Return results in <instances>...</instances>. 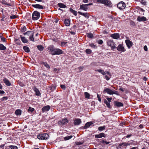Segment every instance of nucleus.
Returning <instances> with one entry per match:
<instances>
[{
  "instance_id": "8",
  "label": "nucleus",
  "mask_w": 149,
  "mask_h": 149,
  "mask_svg": "<svg viewBox=\"0 0 149 149\" xmlns=\"http://www.w3.org/2000/svg\"><path fill=\"white\" fill-rule=\"evenodd\" d=\"M68 123V120L66 118L63 119L59 120L58 122V125H63Z\"/></svg>"
},
{
  "instance_id": "17",
  "label": "nucleus",
  "mask_w": 149,
  "mask_h": 149,
  "mask_svg": "<svg viewBox=\"0 0 149 149\" xmlns=\"http://www.w3.org/2000/svg\"><path fill=\"white\" fill-rule=\"evenodd\" d=\"M114 105L117 106V107H123V104L120 102L115 101L114 102Z\"/></svg>"
},
{
  "instance_id": "23",
  "label": "nucleus",
  "mask_w": 149,
  "mask_h": 149,
  "mask_svg": "<svg viewBox=\"0 0 149 149\" xmlns=\"http://www.w3.org/2000/svg\"><path fill=\"white\" fill-rule=\"evenodd\" d=\"M80 9L86 11L88 10V8L85 4H82L80 5Z\"/></svg>"
},
{
  "instance_id": "41",
  "label": "nucleus",
  "mask_w": 149,
  "mask_h": 149,
  "mask_svg": "<svg viewBox=\"0 0 149 149\" xmlns=\"http://www.w3.org/2000/svg\"><path fill=\"white\" fill-rule=\"evenodd\" d=\"M26 31V28L25 26H24L21 29L20 31L22 32H24Z\"/></svg>"
},
{
  "instance_id": "43",
  "label": "nucleus",
  "mask_w": 149,
  "mask_h": 149,
  "mask_svg": "<svg viewBox=\"0 0 149 149\" xmlns=\"http://www.w3.org/2000/svg\"><path fill=\"white\" fill-rule=\"evenodd\" d=\"M87 37L90 38H92L93 37V34L91 33H88L87 34Z\"/></svg>"
},
{
  "instance_id": "53",
  "label": "nucleus",
  "mask_w": 149,
  "mask_h": 149,
  "mask_svg": "<svg viewBox=\"0 0 149 149\" xmlns=\"http://www.w3.org/2000/svg\"><path fill=\"white\" fill-rule=\"evenodd\" d=\"M15 41H16V43L18 45H19L20 44L21 42L20 40L18 39H15Z\"/></svg>"
},
{
  "instance_id": "33",
  "label": "nucleus",
  "mask_w": 149,
  "mask_h": 149,
  "mask_svg": "<svg viewBox=\"0 0 149 149\" xmlns=\"http://www.w3.org/2000/svg\"><path fill=\"white\" fill-rule=\"evenodd\" d=\"M104 102L106 104L107 107H108L109 108H111V105L110 104L109 102H108L106 99H104Z\"/></svg>"
},
{
  "instance_id": "13",
  "label": "nucleus",
  "mask_w": 149,
  "mask_h": 149,
  "mask_svg": "<svg viewBox=\"0 0 149 149\" xmlns=\"http://www.w3.org/2000/svg\"><path fill=\"white\" fill-rule=\"evenodd\" d=\"M55 49V48L53 45H50L48 47L47 50L49 52H50L52 54V53H54Z\"/></svg>"
},
{
  "instance_id": "50",
  "label": "nucleus",
  "mask_w": 149,
  "mask_h": 149,
  "mask_svg": "<svg viewBox=\"0 0 149 149\" xmlns=\"http://www.w3.org/2000/svg\"><path fill=\"white\" fill-rule=\"evenodd\" d=\"M97 42L99 44H102L103 42V41L102 40H99L97 41Z\"/></svg>"
},
{
  "instance_id": "36",
  "label": "nucleus",
  "mask_w": 149,
  "mask_h": 149,
  "mask_svg": "<svg viewBox=\"0 0 149 149\" xmlns=\"http://www.w3.org/2000/svg\"><path fill=\"white\" fill-rule=\"evenodd\" d=\"M37 47L38 49L40 51H42L43 49L44 48L41 45H38L37 46Z\"/></svg>"
},
{
  "instance_id": "4",
  "label": "nucleus",
  "mask_w": 149,
  "mask_h": 149,
  "mask_svg": "<svg viewBox=\"0 0 149 149\" xmlns=\"http://www.w3.org/2000/svg\"><path fill=\"white\" fill-rule=\"evenodd\" d=\"M49 137V135L46 133L40 134L37 136L38 138L39 139L44 140L47 139Z\"/></svg>"
},
{
  "instance_id": "63",
  "label": "nucleus",
  "mask_w": 149,
  "mask_h": 149,
  "mask_svg": "<svg viewBox=\"0 0 149 149\" xmlns=\"http://www.w3.org/2000/svg\"><path fill=\"white\" fill-rule=\"evenodd\" d=\"M93 4L92 3H88V4H85V5L87 7L88 6H91V5H92Z\"/></svg>"
},
{
  "instance_id": "46",
  "label": "nucleus",
  "mask_w": 149,
  "mask_h": 149,
  "mask_svg": "<svg viewBox=\"0 0 149 149\" xmlns=\"http://www.w3.org/2000/svg\"><path fill=\"white\" fill-rule=\"evenodd\" d=\"M91 50L90 49H88L86 50V52L87 54H90L91 53Z\"/></svg>"
},
{
  "instance_id": "38",
  "label": "nucleus",
  "mask_w": 149,
  "mask_h": 149,
  "mask_svg": "<svg viewBox=\"0 0 149 149\" xmlns=\"http://www.w3.org/2000/svg\"><path fill=\"white\" fill-rule=\"evenodd\" d=\"M42 64L44 65L45 67L49 69L50 68L49 65L46 62H43Z\"/></svg>"
},
{
  "instance_id": "45",
  "label": "nucleus",
  "mask_w": 149,
  "mask_h": 149,
  "mask_svg": "<svg viewBox=\"0 0 149 149\" xmlns=\"http://www.w3.org/2000/svg\"><path fill=\"white\" fill-rule=\"evenodd\" d=\"M84 95L85 96V97L87 98H90V94L87 92H85L84 93Z\"/></svg>"
},
{
  "instance_id": "25",
  "label": "nucleus",
  "mask_w": 149,
  "mask_h": 149,
  "mask_svg": "<svg viewBox=\"0 0 149 149\" xmlns=\"http://www.w3.org/2000/svg\"><path fill=\"white\" fill-rule=\"evenodd\" d=\"M70 20L68 19H65L64 21L65 24L67 26H69L70 25Z\"/></svg>"
},
{
  "instance_id": "47",
  "label": "nucleus",
  "mask_w": 149,
  "mask_h": 149,
  "mask_svg": "<svg viewBox=\"0 0 149 149\" xmlns=\"http://www.w3.org/2000/svg\"><path fill=\"white\" fill-rule=\"evenodd\" d=\"M34 110V109L33 108H32L31 107H29V108L28 109V111H30L32 112Z\"/></svg>"
},
{
  "instance_id": "3",
  "label": "nucleus",
  "mask_w": 149,
  "mask_h": 149,
  "mask_svg": "<svg viewBox=\"0 0 149 149\" xmlns=\"http://www.w3.org/2000/svg\"><path fill=\"white\" fill-rule=\"evenodd\" d=\"M40 16V13L37 11H34L32 14V19L34 20H37L39 18Z\"/></svg>"
},
{
  "instance_id": "39",
  "label": "nucleus",
  "mask_w": 149,
  "mask_h": 149,
  "mask_svg": "<svg viewBox=\"0 0 149 149\" xmlns=\"http://www.w3.org/2000/svg\"><path fill=\"white\" fill-rule=\"evenodd\" d=\"M89 46L92 48L94 49H96L97 47V46L93 43L89 44Z\"/></svg>"
},
{
  "instance_id": "32",
  "label": "nucleus",
  "mask_w": 149,
  "mask_h": 149,
  "mask_svg": "<svg viewBox=\"0 0 149 149\" xmlns=\"http://www.w3.org/2000/svg\"><path fill=\"white\" fill-rule=\"evenodd\" d=\"M23 49L26 52H30L29 49L28 47L24 46L23 47Z\"/></svg>"
},
{
  "instance_id": "12",
  "label": "nucleus",
  "mask_w": 149,
  "mask_h": 149,
  "mask_svg": "<svg viewBox=\"0 0 149 149\" xmlns=\"http://www.w3.org/2000/svg\"><path fill=\"white\" fill-rule=\"evenodd\" d=\"M147 18L144 16L140 17L139 16L137 19V21L139 22H144L147 20Z\"/></svg>"
},
{
  "instance_id": "14",
  "label": "nucleus",
  "mask_w": 149,
  "mask_h": 149,
  "mask_svg": "<svg viewBox=\"0 0 149 149\" xmlns=\"http://www.w3.org/2000/svg\"><path fill=\"white\" fill-rule=\"evenodd\" d=\"M78 13L80 15L84 16L86 18H89L90 15H89V14L88 13H84L80 11H79L78 12Z\"/></svg>"
},
{
  "instance_id": "40",
  "label": "nucleus",
  "mask_w": 149,
  "mask_h": 149,
  "mask_svg": "<svg viewBox=\"0 0 149 149\" xmlns=\"http://www.w3.org/2000/svg\"><path fill=\"white\" fill-rule=\"evenodd\" d=\"M9 147L11 149H18V147L15 146L10 145Z\"/></svg>"
},
{
  "instance_id": "37",
  "label": "nucleus",
  "mask_w": 149,
  "mask_h": 149,
  "mask_svg": "<svg viewBox=\"0 0 149 149\" xmlns=\"http://www.w3.org/2000/svg\"><path fill=\"white\" fill-rule=\"evenodd\" d=\"M2 3L3 4H5L7 6H11V5L10 3H7L6 1L4 0H3L2 1Z\"/></svg>"
},
{
  "instance_id": "54",
  "label": "nucleus",
  "mask_w": 149,
  "mask_h": 149,
  "mask_svg": "<svg viewBox=\"0 0 149 149\" xmlns=\"http://www.w3.org/2000/svg\"><path fill=\"white\" fill-rule=\"evenodd\" d=\"M110 142H107L106 141H105L104 140H102V143H103V144H104V143H105L107 145L110 143Z\"/></svg>"
},
{
  "instance_id": "57",
  "label": "nucleus",
  "mask_w": 149,
  "mask_h": 149,
  "mask_svg": "<svg viewBox=\"0 0 149 149\" xmlns=\"http://www.w3.org/2000/svg\"><path fill=\"white\" fill-rule=\"evenodd\" d=\"M52 40L53 41L55 42H57L58 40V39L57 38H53L52 39Z\"/></svg>"
},
{
  "instance_id": "9",
  "label": "nucleus",
  "mask_w": 149,
  "mask_h": 149,
  "mask_svg": "<svg viewBox=\"0 0 149 149\" xmlns=\"http://www.w3.org/2000/svg\"><path fill=\"white\" fill-rule=\"evenodd\" d=\"M115 49H117L118 51L121 52H124L125 51L123 45L121 44H119L117 47H116Z\"/></svg>"
},
{
  "instance_id": "26",
  "label": "nucleus",
  "mask_w": 149,
  "mask_h": 149,
  "mask_svg": "<svg viewBox=\"0 0 149 149\" xmlns=\"http://www.w3.org/2000/svg\"><path fill=\"white\" fill-rule=\"evenodd\" d=\"M84 68V66H82L76 68V70L78 72H80L83 70Z\"/></svg>"
},
{
  "instance_id": "60",
  "label": "nucleus",
  "mask_w": 149,
  "mask_h": 149,
  "mask_svg": "<svg viewBox=\"0 0 149 149\" xmlns=\"http://www.w3.org/2000/svg\"><path fill=\"white\" fill-rule=\"evenodd\" d=\"M8 99V98L6 97H3L2 99V100H7Z\"/></svg>"
},
{
  "instance_id": "30",
  "label": "nucleus",
  "mask_w": 149,
  "mask_h": 149,
  "mask_svg": "<svg viewBox=\"0 0 149 149\" xmlns=\"http://www.w3.org/2000/svg\"><path fill=\"white\" fill-rule=\"evenodd\" d=\"M58 5L59 7L60 8H65L66 7V6L65 5L62 3H59Z\"/></svg>"
},
{
  "instance_id": "31",
  "label": "nucleus",
  "mask_w": 149,
  "mask_h": 149,
  "mask_svg": "<svg viewBox=\"0 0 149 149\" xmlns=\"http://www.w3.org/2000/svg\"><path fill=\"white\" fill-rule=\"evenodd\" d=\"M22 111L20 109H17L15 112V114L17 115H21Z\"/></svg>"
},
{
  "instance_id": "49",
  "label": "nucleus",
  "mask_w": 149,
  "mask_h": 149,
  "mask_svg": "<svg viewBox=\"0 0 149 149\" xmlns=\"http://www.w3.org/2000/svg\"><path fill=\"white\" fill-rule=\"evenodd\" d=\"M67 43V42H62L61 43V46L62 47H64L65 46L66 44Z\"/></svg>"
},
{
  "instance_id": "27",
  "label": "nucleus",
  "mask_w": 149,
  "mask_h": 149,
  "mask_svg": "<svg viewBox=\"0 0 149 149\" xmlns=\"http://www.w3.org/2000/svg\"><path fill=\"white\" fill-rule=\"evenodd\" d=\"M34 91L35 92L36 95L38 96H39L40 95V93L39 90L36 88H35L34 89Z\"/></svg>"
},
{
  "instance_id": "56",
  "label": "nucleus",
  "mask_w": 149,
  "mask_h": 149,
  "mask_svg": "<svg viewBox=\"0 0 149 149\" xmlns=\"http://www.w3.org/2000/svg\"><path fill=\"white\" fill-rule=\"evenodd\" d=\"M61 87L63 90H65V85H61L60 86Z\"/></svg>"
},
{
  "instance_id": "15",
  "label": "nucleus",
  "mask_w": 149,
  "mask_h": 149,
  "mask_svg": "<svg viewBox=\"0 0 149 149\" xmlns=\"http://www.w3.org/2000/svg\"><path fill=\"white\" fill-rule=\"evenodd\" d=\"M81 120L79 118H76L74 120V125H79L81 123Z\"/></svg>"
},
{
  "instance_id": "16",
  "label": "nucleus",
  "mask_w": 149,
  "mask_h": 149,
  "mask_svg": "<svg viewBox=\"0 0 149 149\" xmlns=\"http://www.w3.org/2000/svg\"><path fill=\"white\" fill-rule=\"evenodd\" d=\"M111 37L114 39H117L120 37V35L118 33H115L111 35Z\"/></svg>"
},
{
  "instance_id": "10",
  "label": "nucleus",
  "mask_w": 149,
  "mask_h": 149,
  "mask_svg": "<svg viewBox=\"0 0 149 149\" xmlns=\"http://www.w3.org/2000/svg\"><path fill=\"white\" fill-rule=\"evenodd\" d=\"M63 51L58 48H55L54 53H52V55H60L62 54Z\"/></svg>"
},
{
  "instance_id": "35",
  "label": "nucleus",
  "mask_w": 149,
  "mask_h": 149,
  "mask_svg": "<svg viewBox=\"0 0 149 149\" xmlns=\"http://www.w3.org/2000/svg\"><path fill=\"white\" fill-rule=\"evenodd\" d=\"M121 146H127L130 145V144L126 142H123L120 143Z\"/></svg>"
},
{
  "instance_id": "5",
  "label": "nucleus",
  "mask_w": 149,
  "mask_h": 149,
  "mask_svg": "<svg viewBox=\"0 0 149 149\" xmlns=\"http://www.w3.org/2000/svg\"><path fill=\"white\" fill-rule=\"evenodd\" d=\"M103 92L107 93L108 94H109L110 95H113V94H117L116 93V92H117V91H113L108 88H104Z\"/></svg>"
},
{
  "instance_id": "58",
  "label": "nucleus",
  "mask_w": 149,
  "mask_h": 149,
  "mask_svg": "<svg viewBox=\"0 0 149 149\" xmlns=\"http://www.w3.org/2000/svg\"><path fill=\"white\" fill-rule=\"evenodd\" d=\"M97 97L98 98V100L100 102H101V99L100 96L98 94H97Z\"/></svg>"
},
{
  "instance_id": "11",
  "label": "nucleus",
  "mask_w": 149,
  "mask_h": 149,
  "mask_svg": "<svg viewBox=\"0 0 149 149\" xmlns=\"http://www.w3.org/2000/svg\"><path fill=\"white\" fill-rule=\"evenodd\" d=\"M125 42L127 47L129 49H130L133 45L132 42L129 40H126Z\"/></svg>"
},
{
  "instance_id": "55",
  "label": "nucleus",
  "mask_w": 149,
  "mask_h": 149,
  "mask_svg": "<svg viewBox=\"0 0 149 149\" xmlns=\"http://www.w3.org/2000/svg\"><path fill=\"white\" fill-rule=\"evenodd\" d=\"M83 143V142L79 141L76 142V144L77 145H79L82 144Z\"/></svg>"
},
{
  "instance_id": "21",
  "label": "nucleus",
  "mask_w": 149,
  "mask_h": 149,
  "mask_svg": "<svg viewBox=\"0 0 149 149\" xmlns=\"http://www.w3.org/2000/svg\"><path fill=\"white\" fill-rule=\"evenodd\" d=\"M3 81L6 85L8 86H10L11 84L7 79L4 78L3 79Z\"/></svg>"
},
{
  "instance_id": "59",
  "label": "nucleus",
  "mask_w": 149,
  "mask_h": 149,
  "mask_svg": "<svg viewBox=\"0 0 149 149\" xmlns=\"http://www.w3.org/2000/svg\"><path fill=\"white\" fill-rule=\"evenodd\" d=\"M118 146L117 147V149H121V146L120 143H119L118 144Z\"/></svg>"
},
{
  "instance_id": "51",
  "label": "nucleus",
  "mask_w": 149,
  "mask_h": 149,
  "mask_svg": "<svg viewBox=\"0 0 149 149\" xmlns=\"http://www.w3.org/2000/svg\"><path fill=\"white\" fill-rule=\"evenodd\" d=\"M17 17L15 15H13L10 16V18L11 19H15Z\"/></svg>"
},
{
  "instance_id": "64",
  "label": "nucleus",
  "mask_w": 149,
  "mask_h": 149,
  "mask_svg": "<svg viewBox=\"0 0 149 149\" xmlns=\"http://www.w3.org/2000/svg\"><path fill=\"white\" fill-rule=\"evenodd\" d=\"M105 77L107 80H109V78L107 76L105 75Z\"/></svg>"
},
{
  "instance_id": "6",
  "label": "nucleus",
  "mask_w": 149,
  "mask_h": 149,
  "mask_svg": "<svg viewBox=\"0 0 149 149\" xmlns=\"http://www.w3.org/2000/svg\"><path fill=\"white\" fill-rule=\"evenodd\" d=\"M27 35L29 36V40L32 41H34L33 38L34 33L32 31H27Z\"/></svg>"
},
{
  "instance_id": "34",
  "label": "nucleus",
  "mask_w": 149,
  "mask_h": 149,
  "mask_svg": "<svg viewBox=\"0 0 149 149\" xmlns=\"http://www.w3.org/2000/svg\"><path fill=\"white\" fill-rule=\"evenodd\" d=\"M6 49V47L2 44H0V50H5Z\"/></svg>"
},
{
  "instance_id": "1",
  "label": "nucleus",
  "mask_w": 149,
  "mask_h": 149,
  "mask_svg": "<svg viewBox=\"0 0 149 149\" xmlns=\"http://www.w3.org/2000/svg\"><path fill=\"white\" fill-rule=\"evenodd\" d=\"M97 2L99 3L104 4L109 7L111 6V3L109 0H97Z\"/></svg>"
},
{
  "instance_id": "42",
  "label": "nucleus",
  "mask_w": 149,
  "mask_h": 149,
  "mask_svg": "<svg viewBox=\"0 0 149 149\" xmlns=\"http://www.w3.org/2000/svg\"><path fill=\"white\" fill-rule=\"evenodd\" d=\"M105 129V126L104 125L103 126L99 127L98 128V130L100 131H102L104 130Z\"/></svg>"
},
{
  "instance_id": "62",
  "label": "nucleus",
  "mask_w": 149,
  "mask_h": 149,
  "mask_svg": "<svg viewBox=\"0 0 149 149\" xmlns=\"http://www.w3.org/2000/svg\"><path fill=\"white\" fill-rule=\"evenodd\" d=\"M144 49L145 51H147V50H148L147 47L146 45H145L144 47Z\"/></svg>"
},
{
  "instance_id": "24",
  "label": "nucleus",
  "mask_w": 149,
  "mask_h": 149,
  "mask_svg": "<svg viewBox=\"0 0 149 149\" xmlns=\"http://www.w3.org/2000/svg\"><path fill=\"white\" fill-rule=\"evenodd\" d=\"M93 124L92 122H89L86 123L84 126V129H86L89 127L91 125Z\"/></svg>"
},
{
  "instance_id": "28",
  "label": "nucleus",
  "mask_w": 149,
  "mask_h": 149,
  "mask_svg": "<svg viewBox=\"0 0 149 149\" xmlns=\"http://www.w3.org/2000/svg\"><path fill=\"white\" fill-rule=\"evenodd\" d=\"M70 11L75 16H76L77 15V12L73 10L72 8H70L69 9Z\"/></svg>"
},
{
  "instance_id": "44",
  "label": "nucleus",
  "mask_w": 149,
  "mask_h": 149,
  "mask_svg": "<svg viewBox=\"0 0 149 149\" xmlns=\"http://www.w3.org/2000/svg\"><path fill=\"white\" fill-rule=\"evenodd\" d=\"M72 137V136H69L64 137V139L65 140H67L71 139Z\"/></svg>"
},
{
  "instance_id": "20",
  "label": "nucleus",
  "mask_w": 149,
  "mask_h": 149,
  "mask_svg": "<svg viewBox=\"0 0 149 149\" xmlns=\"http://www.w3.org/2000/svg\"><path fill=\"white\" fill-rule=\"evenodd\" d=\"M95 138H101L102 137H105V134L104 133H101L99 134H97L95 135Z\"/></svg>"
},
{
  "instance_id": "7",
  "label": "nucleus",
  "mask_w": 149,
  "mask_h": 149,
  "mask_svg": "<svg viewBox=\"0 0 149 149\" xmlns=\"http://www.w3.org/2000/svg\"><path fill=\"white\" fill-rule=\"evenodd\" d=\"M126 7L125 3L123 1H121L117 4V7L120 10L125 9Z\"/></svg>"
},
{
  "instance_id": "2",
  "label": "nucleus",
  "mask_w": 149,
  "mask_h": 149,
  "mask_svg": "<svg viewBox=\"0 0 149 149\" xmlns=\"http://www.w3.org/2000/svg\"><path fill=\"white\" fill-rule=\"evenodd\" d=\"M107 43L108 46L111 47L112 50H113L116 47V44L112 40H108L107 41Z\"/></svg>"
},
{
  "instance_id": "48",
  "label": "nucleus",
  "mask_w": 149,
  "mask_h": 149,
  "mask_svg": "<svg viewBox=\"0 0 149 149\" xmlns=\"http://www.w3.org/2000/svg\"><path fill=\"white\" fill-rule=\"evenodd\" d=\"M140 2L143 5H146V2L144 0H141L140 1Z\"/></svg>"
},
{
  "instance_id": "18",
  "label": "nucleus",
  "mask_w": 149,
  "mask_h": 149,
  "mask_svg": "<svg viewBox=\"0 0 149 149\" xmlns=\"http://www.w3.org/2000/svg\"><path fill=\"white\" fill-rule=\"evenodd\" d=\"M32 7L34 8L40 9H43V8L42 6L40 4H33L32 5Z\"/></svg>"
},
{
  "instance_id": "22",
  "label": "nucleus",
  "mask_w": 149,
  "mask_h": 149,
  "mask_svg": "<svg viewBox=\"0 0 149 149\" xmlns=\"http://www.w3.org/2000/svg\"><path fill=\"white\" fill-rule=\"evenodd\" d=\"M21 39L24 43H26L28 42V40L24 37H23L22 35H20Z\"/></svg>"
},
{
  "instance_id": "29",
  "label": "nucleus",
  "mask_w": 149,
  "mask_h": 149,
  "mask_svg": "<svg viewBox=\"0 0 149 149\" xmlns=\"http://www.w3.org/2000/svg\"><path fill=\"white\" fill-rule=\"evenodd\" d=\"M95 71L101 73L103 75H105L106 74V72L104 71L101 69L95 70Z\"/></svg>"
},
{
  "instance_id": "52",
  "label": "nucleus",
  "mask_w": 149,
  "mask_h": 149,
  "mask_svg": "<svg viewBox=\"0 0 149 149\" xmlns=\"http://www.w3.org/2000/svg\"><path fill=\"white\" fill-rule=\"evenodd\" d=\"M0 37L2 41L3 42L6 41V39L4 37H2L1 36H0Z\"/></svg>"
},
{
  "instance_id": "61",
  "label": "nucleus",
  "mask_w": 149,
  "mask_h": 149,
  "mask_svg": "<svg viewBox=\"0 0 149 149\" xmlns=\"http://www.w3.org/2000/svg\"><path fill=\"white\" fill-rule=\"evenodd\" d=\"M107 100L109 102H110L111 100H112V98L107 97Z\"/></svg>"
},
{
  "instance_id": "19",
  "label": "nucleus",
  "mask_w": 149,
  "mask_h": 149,
  "mask_svg": "<svg viewBox=\"0 0 149 149\" xmlns=\"http://www.w3.org/2000/svg\"><path fill=\"white\" fill-rule=\"evenodd\" d=\"M50 109V106L47 105L45 106L42 109V110L43 112L47 111L49 110Z\"/></svg>"
}]
</instances>
